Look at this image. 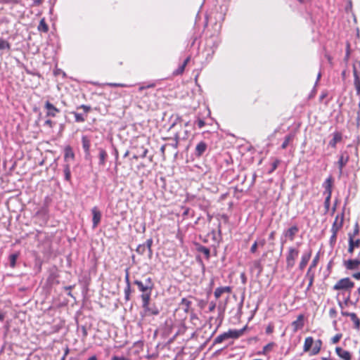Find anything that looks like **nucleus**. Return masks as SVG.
I'll list each match as a JSON object with an SVG mask.
<instances>
[{
  "label": "nucleus",
  "mask_w": 360,
  "mask_h": 360,
  "mask_svg": "<svg viewBox=\"0 0 360 360\" xmlns=\"http://www.w3.org/2000/svg\"><path fill=\"white\" fill-rule=\"evenodd\" d=\"M75 157L74 153L72 152V148L70 146L65 148V158H70L73 159Z\"/></svg>",
  "instance_id": "f704fd0d"
},
{
  "label": "nucleus",
  "mask_w": 360,
  "mask_h": 360,
  "mask_svg": "<svg viewBox=\"0 0 360 360\" xmlns=\"http://www.w3.org/2000/svg\"><path fill=\"white\" fill-rule=\"evenodd\" d=\"M342 316H349V317H351V316L352 315V312L342 311Z\"/></svg>",
  "instance_id": "0e129e2a"
},
{
  "label": "nucleus",
  "mask_w": 360,
  "mask_h": 360,
  "mask_svg": "<svg viewBox=\"0 0 360 360\" xmlns=\"http://www.w3.org/2000/svg\"><path fill=\"white\" fill-rule=\"evenodd\" d=\"M337 239V234L332 233V236L330 238V245L333 246L336 243Z\"/></svg>",
  "instance_id": "09e8293b"
},
{
  "label": "nucleus",
  "mask_w": 360,
  "mask_h": 360,
  "mask_svg": "<svg viewBox=\"0 0 360 360\" xmlns=\"http://www.w3.org/2000/svg\"><path fill=\"white\" fill-rule=\"evenodd\" d=\"M125 281L127 283V286H130L129 278V272H128L127 269L126 270Z\"/></svg>",
  "instance_id": "13d9d810"
},
{
  "label": "nucleus",
  "mask_w": 360,
  "mask_h": 360,
  "mask_svg": "<svg viewBox=\"0 0 360 360\" xmlns=\"http://www.w3.org/2000/svg\"><path fill=\"white\" fill-rule=\"evenodd\" d=\"M142 300V307L144 309L145 311L151 315H158L159 314V309L155 305L150 307L149 305L150 300L148 295H141V296Z\"/></svg>",
  "instance_id": "7ed1b4c3"
},
{
  "label": "nucleus",
  "mask_w": 360,
  "mask_h": 360,
  "mask_svg": "<svg viewBox=\"0 0 360 360\" xmlns=\"http://www.w3.org/2000/svg\"><path fill=\"white\" fill-rule=\"evenodd\" d=\"M354 283L350 281L349 278H344L339 280L336 284L334 285L333 288L335 290H345L353 288Z\"/></svg>",
  "instance_id": "20e7f679"
},
{
  "label": "nucleus",
  "mask_w": 360,
  "mask_h": 360,
  "mask_svg": "<svg viewBox=\"0 0 360 360\" xmlns=\"http://www.w3.org/2000/svg\"><path fill=\"white\" fill-rule=\"evenodd\" d=\"M136 251L139 255H143L148 251V249L143 244H141L137 247Z\"/></svg>",
  "instance_id": "ea45409f"
},
{
  "label": "nucleus",
  "mask_w": 360,
  "mask_h": 360,
  "mask_svg": "<svg viewBox=\"0 0 360 360\" xmlns=\"http://www.w3.org/2000/svg\"><path fill=\"white\" fill-rule=\"evenodd\" d=\"M318 259H319V256L317 255L312 261V262L310 264V266L309 268V269H310V272H311V269L313 268H314L316 264H317V262H318Z\"/></svg>",
  "instance_id": "c03bdc74"
},
{
  "label": "nucleus",
  "mask_w": 360,
  "mask_h": 360,
  "mask_svg": "<svg viewBox=\"0 0 360 360\" xmlns=\"http://www.w3.org/2000/svg\"><path fill=\"white\" fill-rule=\"evenodd\" d=\"M197 124L199 128H202L205 126V123L202 120L199 119L197 121Z\"/></svg>",
  "instance_id": "6e6d98bb"
},
{
  "label": "nucleus",
  "mask_w": 360,
  "mask_h": 360,
  "mask_svg": "<svg viewBox=\"0 0 360 360\" xmlns=\"http://www.w3.org/2000/svg\"><path fill=\"white\" fill-rule=\"evenodd\" d=\"M335 352H336V354L341 359H342L344 360H351V354L348 351L345 350L342 348L338 347L335 348Z\"/></svg>",
  "instance_id": "a211bd4d"
},
{
  "label": "nucleus",
  "mask_w": 360,
  "mask_h": 360,
  "mask_svg": "<svg viewBox=\"0 0 360 360\" xmlns=\"http://www.w3.org/2000/svg\"><path fill=\"white\" fill-rule=\"evenodd\" d=\"M256 241L257 242V245L259 247H264L266 244V240L264 238H262Z\"/></svg>",
  "instance_id": "864d4df0"
},
{
  "label": "nucleus",
  "mask_w": 360,
  "mask_h": 360,
  "mask_svg": "<svg viewBox=\"0 0 360 360\" xmlns=\"http://www.w3.org/2000/svg\"><path fill=\"white\" fill-rule=\"evenodd\" d=\"M4 49L10 50L11 44L6 40L0 38V51Z\"/></svg>",
  "instance_id": "c756f323"
},
{
  "label": "nucleus",
  "mask_w": 360,
  "mask_h": 360,
  "mask_svg": "<svg viewBox=\"0 0 360 360\" xmlns=\"http://www.w3.org/2000/svg\"><path fill=\"white\" fill-rule=\"evenodd\" d=\"M215 308H216L215 302H210L209 311L210 312L213 311L215 309Z\"/></svg>",
  "instance_id": "5fc2aeb1"
},
{
  "label": "nucleus",
  "mask_w": 360,
  "mask_h": 360,
  "mask_svg": "<svg viewBox=\"0 0 360 360\" xmlns=\"http://www.w3.org/2000/svg\"><path fill=\"white\" fill-rule=\"evenodd\" d=\"M82 148L84 150L86 157L90 155V146L91 141L90 139L86 136H82Z\"/></svg>",
  "instance_id": "4468645a"
},
{
  "label": "nucleus",
  "mask_w": 360,
  "mask_h": 360,
  "mask_svg": "<svg viewBox=\"0 0 360 360\" xmlns=\"http://www.w3.org/2000/svg\"><path fill=\"white\" fill-rule=\"evenodd\" d=\"M351 320L353 321L354 328L357 330L360 328V320L357 317L355 313H352V315L350 317Z\"/></svg>",
  "instance_id": "c85d7f7f"
},
{
  "label": "nucleus",
  "mask_w": 360,
  "mask_h": 360,
  "mask_svg": "<svg viewBox=\"0 0 360 360\" xmlns=\"http://www.w3.org/2000/svg\"><path fill=\"white\" fill-rule=\"evenodd\" d=\"M231 288L229 286L219 287V288H216V290L214 291V297L217 299H218L221 297V295L223 293H225V292L229 293V292H231Z\"/></svg>",
  "instance_id": "aec40b11"
},
{
  "label": "nucleus",
  "mask_w": 360,
  "mask_h": 360,
  "mask_svg": "<svg viewBox=\"0 0 360 360\" xmlns=\"http://www.w3.org/2000/svg\"><path fill=\"white\" fill-rule=\"evenodd\" d=\"M53 122L51 120H47L46 121H45V124L49 126L50 127H53Z\"/></svg>",
  "instance_id": "69168bd1"
},
{
  "label": "nucleus",
  "mask_w": 360,
  "mask_h": 360,
  "mask_svg": "<svg viewBox=\"0 0 360 360\" xmlns=\"http://www.w3.org/2000/svg\"><path fill=\"white\" fill-rule=\"evenodd\" d=\"M153 244V240L151 238L148 239L143 245L148 249V257H150L152 255L151 246Z\"/></svg>",
  "instance_id": "2f4dec72"
},
{
  "label": "nucleus",
  "mask_w": 360,
  "mask_h": 360,
  "mask_svg": "<svg viewBox=\"0 0 360 360\" xmlns=\"http://www.w3.org/2000/svg\"><path fill=\"white\" fill-rule=\"evenodd\" d=\"M349 247L348 252L352 254L355 248L360 247V238H352L351 236L348 238Z\"/></svg>",
  "instance_id": "f8f14e48"
},
{
  "label": "nucleus",
  "mask_w": 360,
  "mask_h": 360,
  "mask_svg": "<svg viewBox=\"0 0 360 360\" xmlns=\"http://www.w3.org/2000/svg\"><path fill=\"white\" fill-rule=\"evenodd\" d=\"M257 242L255 241V243L252 244V245L250 248V252L255 253L257 249Z\"/></svg>",
  "instance_id": "3c124183"
},
{
  "label": "nucleus",
  "mask_w": 360,
  "mask_h": 360,
  "mask_svg": "<svg viewBox=\"0 0 360 360\" xmlns=\"http://www.w3.org/2000/svg\"><path fill=\"white\" fill-rule=\"evenodd\" d=\"M298 226L295 225L285 230L283 233V236L285 237V238L289 239L290 241H292L294 240L296 234L298 233Z\"/></svg>",
  "instance_id": "39448f33"
},
{
  "label": "nucleus",
  "mask_w": 360,
  "mask_h": 360,
  "mask_svg": "<svg viewBox=\"0 0 360 360\" xmlns=\"http://www.w3.org/2000/svg\"><path fill=\"white\" fill-rule=\"evenodd\" d=\"M18 257V254H12L9 256L10 265L11 267H14L15 266Z\"/></svg>",
  "instance_id": "e433bc0d"
},
{
  "label": "nucleus",
  "mask_w": 360,
  "mask_h": 360,
  "mask_svg": "<svg viewBox=\"0 0 360 360\" xmlns=\"http://www.w3.org/2000/svg\"><path fill=\"white\" fill-rule=\"evenodd\" d=\"M185 68L186 67L184 65H180L178 68V69H176L175 70L174 74L175 75H181V74H182L184 72V71Z\"/></svg>",
  "instance_id": "49530a36"
},
{
  "label": "nucleus",
  "mask_w": 360,
  "mask_h": 360,
  "mask_svg": "<svg viewBox=\"0 0 360 360\" xmlns=\"http://www.w3.org/2000/svg\"><path fill=\"white\" fill-rule=\"evenodd\" d=\"M108 86H115V87H117V86H120V87H126V86H128V85L125 84H121V83H107L106 84Z\"/></svg>",
  "instance_id": "37998d69"
},
{
  "label": "nucleus",
  "mask_w": 360,
  "mask_h": 360,
  "mask_svg": "<svg viewBox=\"0 0 360 360\" xmlns=\"http://www.w3.org/2000/svg\"><path fill=\"white\" fill-rule=\"evenodd\" d=\"M294 139V134H290L288 136L285 137V140L283 143L281 145V148L283 149H285L287 146L289 145V143L293 140Z\"/></svg>",
  "instance_id": "a878e982"
},
{
  "label": "nucleus",
  "mask_w": 360,
  "mask_h": 360,
  "mask_svg": "<svg viewBox=\"0 0 360 360\" xmlns=\"http://www.w3.org/2000/svg\"><path fill=\"white\" fill-rule=\"evenodd\" d=\"M218 310H219V316H218V319H220V322L219 323H221L222 321V319H223V316H224V310L225 309L221 307L220 305L218 307ZM220 324H219V326Z\"/></svg>",
  "instance_id": "79ce46f5"
},
{
  "label": "nucleus",
  "mask_w": 360,
  "mask_h": 360,
  "mask_svg": "<svg viewBox=\"0 0 360 360\" xmlns=\"http://www.w3.org/2000/svg\"><path fill=\"white\" fill-rule=\"evenodd\" d=\"M299 250L294 247H290L288 248L286 255V269L290 270L295 264V260L299 255Z\"/></svg>",
  "instance_id": "f03ea898"
},
{
  "label": "nucleus",
  "mask_w": 360,
  "mask_h": 360,
  "mask_svg": "<svg viewBox=\"0 0 360 360\" xmlns=\"http://www.w3.org/2000/svg\"><path fill=\"white\" fill-rule=\"evenodd\" d=\"M348 160H349L348 153L347 152L342 153L340 156L339 160L338 162L340 174L342 172L343 167L347 165Z\"/></svg>",
  "instance_id": "ddd939ff"
},
{
  "label": "nucleus",
  "mask_w": 360,
  "mask_h": 360,
  "mask_svg": "<svg viewBox=\"0 0 360 360\" xmlns=\"http://www.w3.org/2000/svg\"><path fill=\"white\" fill-rule=\"evenodd\" d=\"M38 30L44 32H46L49 30L48 25H46L44 19L40 20V22L38 26Z\"/></svg>",
  "instance_id": "473e14b6"
},
{
  "label": "nucleus",
  "mask_w": 360,
  "mask_h": 360,
  "mask_svg": "<svg viewBox=\"0 0 360 360\" xmlns=\"http://www.w3.org/2000/svg\"><path fill=\"white\" fill-rule=\"evenodd\" d=\"M181 303L183 304H185L187 307H188L191 304V302L189 300H186V298L182 299Z\"/></svg>",
  "instance_id": "052dcab7"
},
{
  "label": "nucleus",
  "mask_w": 360,
  "mask_h": 360,
  "mask_svg": "<svg viewBox=\"0 0 360 360\" xmlns=\"http://www.w3.org/2000/svg\"><path fill=\"white\" fill-rule=\"evenodd\" d=\"M274 345V342H270V343L267 344L266 345H265L264 347L262 352H259V354H266V353H268L269 351H271Z\"/></svg>",
  "instance_id": "c9c22d12"
},
{
  "label": "nucleus",
  "mask_w": 360,
  "mask_h": 360,
  "mask_svg": "<svg viewBox=\"0 0 360 360\" xmlns=\"http://www.w3.org/2000/svg\"><path fill=\"white\" fill-rule=\"evenodd\" d=\"M360 265V259H349L345 262V266L349 270H353Z\"/></svg>",
  "instance_id": "f3484780"
},
{
  "label": "nucleus",
  "mask_w": 360,
  "mask_h": 360,
  "mask_svg": "<svg viewBox=\"0 0 360 360\" xmlns=\"http://www.w3.org/2000/svg\"><path fill=\"white\" fill-rule=\"evenodd\" d=\"M134 283L137 285L139 290L143 292L142 295H148L149 298H150L152 292L150 286H147L146 283L139 280H135Z\"/></svg>",
  "instance_id": "423d86ee"
},
{
  "label": "nucleus",
  "mask_w": 360,
  "mask_h": 360,
  "mask_svg": "<svg viewBox=\"0 0 360 360\" xmlns=\"http://www.w3.org/2000/svg\"><path fill=\"white\" fill-rule=\"evenodd\" d=\"M91 213L93 215L92 221H93V228L95 229L97 227L98 224L101 219V213L97 208V207H94L91 210Z\"/></svg>",
  "instance_id": "6e6552de"
},
{
  "label": "nucleus",
  "mask_w": 360,
  "mask_h": 360,
  "mask_svg": "<svg viewBox=\"0 0 360 360\" xmlns=\"http://www.w3.org/2000/svg\"><path fill=\"white\" fill-rule=\"evenodd\" d=\"M342 140V134L339 132H335L333 134V139L330 141L329 145L335 148L336 144Z\"/></svg>",
  "instance_id": "4be33fe9"
},
{
  "label": "nucleus",
  "mask_w": 360,
  "mask_h": 360,
  "mask_svg": "<svg viewBox=\"0 0 360 360\" xmlns=\"http://www.w3.org/2000/svg\"><path fill=\"white\" fill-rule=\"evenodd\" d=\"M306 277L309 278V284L307 288V290H308L311 287L313 282H314V274L310 272V269H308L307 274H306Z\"/></svg>",
  "instance_id": "7c9ffc66"
},
{
  "label": "nucleus",
  "mask_w": 360,
  "mask_h": 360,
  "mask_svg": "<svg viewBox=\"0 0 360 360\" xmlns=\"http://www.w3.org/2000/svg\"><path fill=\"white\" fill-rule=\"evenodd\" d=\"M247 327L245 326L243 327V328L240 329V330H236V329H233V330H229L227 331V334H228V337L229 338H232V339H238L240 337H241L245 330H246Z\"/></svg>",
  "instance_id": "1a4fd4ad"
},
{
  "label": "nucleus",
  "mask_w": 360,
  "mask_h": 360,
  "mask_svg": "<svg viewBox=\"0 0 360 360\" xmlns=\"http://www.w3.org/2000/svg\"><path fill=\"white\" fill-rule=\"evenodd\" d=\"M44 108L46 109V115L49 117H54L56 116V114L60 112V110L56 108L52 103L49 101H46L45 103Z\"/></svg>",
  "instance_id": "0eeeda50"
},
{
  "label": "nucleus",
  "mask_w": 360,
  "mask_h": 360,
  "mask_svg": "<svg viewBox=\"0 0 360 360\" xmlns=\"http://www.w3.org/2000/svg\"><path fill=\"white\" fill-rule=\"evenodd\" d=\"M181 120L179 117H176L175 121L171 124V126L169 127V129H172V128L174 127L175 125H176L178 124V122H180Z\"/></svg>",
  "instance_id": "4d7b16f0"
},
{
  "label": "nucleus",
  "mask_w": 360,
  "mask_h": 360,
  "mask_svg": "<svg viewBox=\"0 0 360 360\" xmlns=\"http://www.w3.org/2000/svg\"><path fill=\"white\" fill-rule=\"evenodd\" d=\"M136 148L139 150L137 151V154L134 155V158L138 159L139 158H145L148 153V149L143 146H141L140 148H139L138 146H136Z\"/></svg>",
  "instance_id": "5701e85b"
},
{
  "label": "nucleus",
  "mask_w": 360,
  "mask_h": 360,
  "mask_svg": "<svg viewBox=\"0 0 360 360\" xmlns=\"http://www.w3.org/2000/svg\"><path fill=\"white\" fill-rule=\"evenodd\" d=\"M353 75L354 77V86L356 89L357 94H360V77L357 73L356 65L354 64L353 65Z\"/></svg>",
  "instance_id": "6ab92c4d"
},
{
  "label": "nucleus",
  "mask_w": 360,
  "mask_h": 360,
  "mask_svg": "<svg viewBox=\"0 0 360 360\" xmlns=\"http://www.w3.org/2000/svg\"><path fill=\"white\" fill-rule=\"evenodd\" d=\"M130 292H131L130 286H127L124 290L125 298L127 300H129Z\"/></svg>",
  "instance_id": "8fccbe9b"
},
{
  "label": "nucleus",
  "mask_w": 360,
  "mask_h": 360,
  "mask_svg": "<svg viewBox=\"0 0 360 360\" xmlns=\"http://www.w3.org/2000/svg\"><path fill=\"white\" fill-rule=\"evenodd\" d=\"M65 179L66 181H70L71 172L69 165H65L64 169Z\"/></svg>",
  "instance_id": "4c0bfd02"
},
{
  "label": "nucleus",
  "mask_w": 360,
  "mask_h": 360,
  "mask_svg": "<svg viewBox=\"0 0 360 360\" xmlns=\"http://www.w3.org/2000/svg\"><path fill=\"white\" fill-rule=\"evenodd\" d=\"M359 233V227L358 224L356 223L354 226L353 232H349L348 233V238L351 236L352 238H356V236Z\"/></svg>",
  "instance_id": "72a5a7b5"
},
{
  "label": "nucleus",
  "mask_w": 360,
  "mask_h": 360,
  "mask_svg": "<svg viewBox=\"0 0 360 360\" xmlns=\"http://www.w3.org/2000/svg\"><path fill=\"white\" fill-rule=\"evenodd\" d=\"M356 122L358 126H360V112H358L357 117H356Z\"/></svg>",
  "instance_id": "774afa93"
},
{
  "label": "nucleus",
  "mask_w": 360,
  "mask_h": 360,
  "mask_svg": "<svg viewBox=\"0 0 360 360\" xmlns=\"http://www.w3.org/2000/svg\"><path fill=\"white\" fill-rule=\"evenodd\" d=\"M330 198H331V196L326 195V198H325V201H324V207L326 209V212H328V210H329V207H330Z\"/></svg>",
  "instance_id": "a19ab883"
},
{
  "label": "nucleus",
  "mask_w": 360,
  "mask_h": 360,
  "mask_svg": "<svg viewBox=\"0 0 360 360\" xmlns=\"http://www.w3.org/2000/svg\"><path fill=\"white\" fill-rule=\"evenodd\" d=\"M78 108L82 109L85 113H87L91 109L90 106L86 105H81Z\"/></svg>",
  "instance_id": "603ef678"
},
{
  "label": "nucleus",
  "mask_w": 360,
  "mask_h": 360,
  "mask_svg": "<svg viewBox=\"0 0 360 360\" xmlns=\"http://www.w3.org/2000/svg\"><path fill=\"white\" fill-rule=\"evenodd\" d=\"M145 283L147 286H150L151 287V290H153V287H154V284L152 281V279L151 278L148 277L146 279L145 281Z\"/></svg>",
  "instance_id": "de8ad7c7"
},
{
  "label": "nucleus",
  "mask_w": 360,
  "mask_h": 360,
  "mask_svg": "<svg viewBox=\"0 0 360 360\" xmlns=\"http://www.w3.org/2000/svg\"><path fill=\"white\" fill-rule=\"evenodd\" d=\"M311 256V250L310 249L302 254L301 261L299 264V268L300 270H303L304 269L308 262L309 261Z\"/></svg>",
  "instance_id": "9d476101"
},
{
  "label": "nucleus",
  "mask_w": 360,
  "mask_h": 360,
  "mask_svg": "<svg viewBox=\"0 0 360 360\" xmlns=\"http://www.w3.org/2000/svg\"><path fill=\"white\" fill-rule=\"evenodd\" d=\"M112 360H129V359H127L124 356H114L112 358Z\"/></svg>",
  "instance_id": "bf43d9fd"
},
{
  "label": "nucleus",
  "mask_w": 360,
  "mask_h": 360,
  "mask_svg": "<svg viewBox=\"0 0 360 360\" xmlns=\"http://www.w3.org/2000/svg\"><path fill=\"white\" fill-rule=\"evenodd\" d=\"M321 347L322 341L321 340L314 341L312 337H307L304 340L303 351L309 352L310 356H314L319 353Z\"/></svg>",
  "instance_id": "f257e3e1"
},
{
  "label": "nucleus",
  "mask_w": 360,
  "mask_h": 360,
  "mask_svg": "<svg viewBox=\"0 0 360 360\" xmlns=\"http://www.w3.org/2000/svg\"><path fill=\"white\" fill-rule=\"evenodd\" d=\"M353 278L355 279L359 280L360 279V272L355 273L352 275Z\"/></svg>",
  "instance_id": "338daca9"
},
{
  "label": "nucleus",
  "mask_w": 360,
  "mask_h": 360,
  "mask_svg": "<svg viewBox=\"0 0 360 360\" xmlns=\"http://www.w3.org/2000/svg\"><path fill=\"white\" fill-rule=\"evenodd\" d=\"M272 332H273V327L271 326H267V328H266V333L267 334H270Z\"/></svg>",
  "instance_id": "680f3d73"
},
{
  "label": "nucleus",
  "mask_w": 360,
  "mask_h": 360,
  "mask_svg": "<svg viewBox=\"0 0 360 360\" xmlns=\"http://www.w3.org/2000/svg\"><path fill=\"white\" fill-rule=\"evenodd\" d=\"M342 224H343V216H342L340 219V222H339L338 226H336L335 224L332 225V227H331L332 233L337 234L338 231L342 228Z\"/></svg>",
  "instance_id": "bb28decb"
},
{
  "label": "nucleus",
  "mask_w": 360,
  "mask_h": 360,
  "mask_svg": "<svg viewBox=\"0 0 360 360\" xmlns=\"http://www.w3.org/2000/svg\"><path fill=\"white\" fill-rule=\"evenodd\" d=\"M153 86H154V84H153L148 85L147 86H141L139 87V91H141L143 89H145L146 88H150V87H153Z\"/></svg>",
  "instance_id": "e2e57ef3"
},
{
  "label": "nucleus",
  "mask_w": 360,
  "mask_h": 360,
  "mask_svg": "<svg viewBox=\"0 0 360 360\" xmlns=\"http://www.w3.org/2000/svg\"><path fill=\"white\" fill-rule=\"evenodd\" d=\"M332 186H333V179L330 176L326 179V181L323 184V187L324 188L323 195L331 196L332 194Z\"/></svg>",
  "instance_id": "9b49d317"
},
{
  "label": "nucleus",
  "mask_w": 360,
  "mask_h": 360,
  "mask_svg": "<svg viewBox=\"0 0 360 360\" xmlns=\"http://www.w3.org/2000/svg\"><path fill=\"white\" fill-rule=\"evenodd\" d=\"M342 337V335L341 334H337L335 335L332 339H331V342L333 344H335V343H338L340 338Z\"/></svg>",
  "instance_id": "a18cd8bd"
},
{
  "label": "nucleus",
  "mask_w": 360,
  "mask_h": 360,
  "mask_svg": "<svg viewBox=\"0 0 360 360\" xmlns=\"http://www.w3.org/2000/svg\"><path fill=\"white\" fill-rule=\"evenodd\" d=\"M184 134L185 135L184 136H181V135L179 134V133L178 132H176L174 134V142L172 144V146L174 148H178V146H179V140L180 139H186L187 137H188V131L186 130L184 131Z\"/></svg>",
  "instance_id": "412c9836"
},
{
  "label": "nucleus",
  "mask_w": 360,
  "mask_h": 360,
  "mask_svg": "<svg viewBox=\"0 0 360 360\" xmlns=\"http://www.w3.org/2000/svg\"><path fill=\"white\" fill-rule=\"evenodd\" d=\"M99 151V165H104L106 161L108 154L103 148H98Z\"/></svg>",
  "instance_id": "b1692460"
},
{
  "label": "nucleus",
  "mask_w": 360,
  "mask_h": 360,
  "mask_svg": "<svg viewBox=\"0 0 360 360\" xmlns=\"http://www.w3.org/2000/svg\"><path fill=\"white\" fill-rule=\"evenodd\" d=\"M304 316L300 314L297 316V320L294 321L292 323V326L293 328V332H297L299 329H301L304 326Z\"/></svg>",
  "instance_id": "dca6fc26"
},
{
  "label": "nucleus",
  "mask_w": 360,
  "mask_h": 360,
  "mask_svg": "<svg viewBox=\"0 0 360 360\" xmlns=\"http://www.w3.org/2000/svg\"><path fill=\"white\" fill-rule=\"evenodd\" d=\"M207 148V145L204 141H200L198 143L195 149V155L196 157H200L202 154L206 151Z\"/></svg>",
  "instance_id": "2eb2a0df"
},
{
  "label": "nucleus",
  "mask_w": 360,
  "mask_h": 360,
  "mask_svg": "<svg viewBox=\"0 0 360 360\" xmlns=\"http://www.w3.org/2000/svg\"><path fill=\"white\" fill-rule=\"evenodd\" d=\"M75 121L77 122H83L85 120V118L82 114L78 112H73Z\"/></svg>",
  "instance_id": "58836bf2"
},
{
  "label": "nucleus",
  "mask_w": 360,
  "mask_h": 360,
  "mask_svg": "<svg viewBox=\"0 0 360 360\" xmlns=\"http://www.w3.org/2000/svg\"><path fill=\"white\" fill-rule=\"evenodd\" d=\"M229 339L228 337L227 332H225L218 335L214 340V344L217 345L221 343L224 340Z\"/></svg>",
  "instance_id": "393cba45"
},
{
  "label": "nucleus",
  "mask_w": 360,
  "mask_h": 360,
  "mask_svg": "<svg viewBox=\"0 0 360 360\" xmlns=\"http://www.w3.org/2000/svg\"><path fill=\"white\" fill-rule=\"evenodd\" d=\"M198 251L202 253L207 259L210 258V251L209 248H207L205 246L200 245L198 248Z\"/></svg>",
  "instance_id": "cd10ccee"
}]
</instances>
